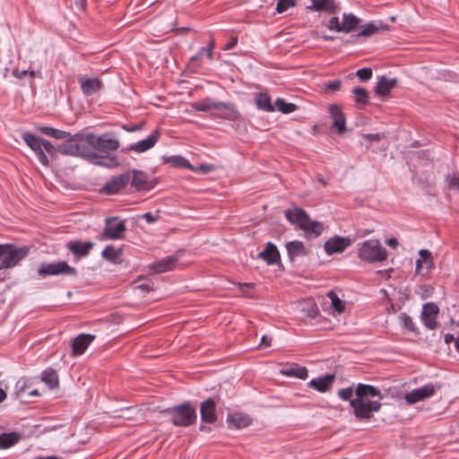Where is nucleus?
<instances>
[{
    "instance_id": "16",
    "label": "nucleus",
    "mask_w": 459,
    "mask_h": 459,
    "mask_svg": "<svg viewBox=\"0 0 459 459\" xmlns=\"http://www.w3.org/2000/svg\"><path fill=\"white\" fill-rule=\"evenodd\" d=\"M95 340V335L91 333H81L72 342V355L76 357L83 354L89 345Z\"/></svg>"
},
{
    "instance_id": "50",
    "label": "nucleus",
    "mask_w": 459,
    "mask_h": 459,
    "mask_svg": "<svg viewBox=\"0 0 459 459\" xmlns=\"http://www.w3.org/2000/svg\"><path fill=\"white\" fill-rule=\"evenodd\" d=\"M175 164L182 168H186L190 170H195V167L192 166L187 160L179 156L175 158Z\"/></svg>"
},
{
    "instance_id": "27",
    "label": "nucleus",
    "mask_w": 459,
    "mask_h": 459,
    "mask_svg": "<svg viewBox=\"0 0 459 459\" xmlns=\"http://www.w3.org/2000/svg\"><path fill=\"white\" fill-rule=\"evenodd\" d=\"M133 178L131 179V186L138 191L149 190L152 188L148 177L145 172L142 170L134 169L132 171Z\"/></svg>"
},
{
    "instance_id": "40",
    "label": "nucleus",
    "mask_w": 459,
    "mask_h": 459,
    "mask_svg": "<svg viewBox=\"0 0 459 459\" xmlns=\"http://www.w3.org/2000/svg\"><path fill=\"white\" fill-rule=\"evenodd\" d=\"M275 108L283 114H290L296 110L297 107L293 103H288L283 99L278 98L275 100Z\"/></svg>"
},
{
    "instance_id": "39",
    "label": "nucleus",
    "mask_w": 459,
    "mask_h": 459,
    "mask_svg": "<svg viewBox=\"0 0 459 459\" xmlns=\"http://www.w3.org/2000/svg\"><path fill=\"white\" fill-rule=\"evenodd\" d=\"M218 101H213L212 99H205L192 104L195 110L208 111L216 109Z\"/></svg>"
},
{
    "instance_id": "20",
    "label": "nucleus",
    "mask_w": 459,
    "mask_h": 459,
    "mask_svg": "<svg viewBox=\"0 0 459 459\" xmlns=\"http://www.w3.org/2000/svg\"><path fill=\"white\" fill-rule=\"evenodd\" d=\"M227 423L230 429H243L252 424V419L246 413L232 412L227 416Z\"/></svg>"
},
{
    "instance_id": "41",
    "label": "nucleus",
    "mask_w": 459,
    "mask_h": 459,
    "mask_svg": "<svg viewBox=\"0 0 459 459\" xmlns=\"http://www.w3.org/2000/svg\"><path fill=\"white\" fill-rule=\"evenodd\" d=\"M399 320L403 329L411 333L417 332V328L412 321V318L407 314L402 313L399 316Z\"/></svg>"
},
{
    "instance_id": "12",
    "label": "nucleus",
    "mask_w": 459,
    "mask_h": 459,
    "mask_svg": "<svg viewBox=\"0 0 459 459\" xmlns=\"http://www.w3.org/2000/svg\"><path fill=\"white\" fill-rule=\"evenodd\" d=\"M329 129L332 133L342 134L344 132V113L342 106L332 104L329 107Z\"/></svg>"
},
{
    "instance_id": "3",
    "label": "nucleus",
    "mask_w": 459,
    "mask_h": 459,
    "mask_svg": "<svg viewBox=\"0 0 459 459\" xmlns=\"http://www.w3.org/2000/svg\"><path fill=\"white\" fill-rule=\"evenodd\" d=\"M286 219L291 223L303 230L307 236L318 237L322 234L323 224L311 221L307 213L299 207H293L284 212Z\"/></svg>"
},
{
    "instance_id": "51",
    "label": "nucleus",
    "mask_w": 459,
    "mask_h": 459,
    "mask_svg": "<svg viewBox=\"0 0 459 459\" xmlns=\"http://www.w3.org/2000/svg\"><path fill=\"white\" fill-rule=\"evenodd\" d=\"M43 152L46 151L48 154L54 155L56 152H58L57 148H56L50 142L44 139L42 144Z\"/></svg>"
},
{
    "instance_id": "35",
    "label": "nucleus",
    "mask_w": 459,
    "mask_h": 459,
    "mask_svg": "<svg viewBox=\"0 0 459 459\" xmlns=\"http://www.w3.org/2000/svg\"><path fill=\"white\" fill-rule=\"evenodd\" d=\"M42 381H44L51 389L58 386V376L55 369L49 368L42 373Z\"/></svg>"
},
{
    "instance_id": "1",
    "label": "nucleus",
    "mask_w": 459,
    "mask_h": 459,
    "mask_svg": "<svg viewBox=\"0 0 459 459\" xmlns=\"http://www.w3.org/2000/svg\"><path fill=\"white\" fill-rule=\"evenodd\" d=\"M85 140L88 152H91L88 156L89 160L107 168L119 166L117 156L110 155L111 152L117 151L120 147L119 141L115 137L114 133L107 132L101 135L89 133L85 134Z\"/></svg>"
},
{
    "instance_id": "25",
    "label": "nucleus",
    "mask_w": 459,
    "mask_h": 459,
    "mask_svg": "<svg viewBox=\"0 0 459 459\" xmlns=\"http://www.w3.org/2000/svg\"><path fill=\"white\" fill-rule=\"evenodd\" d=\"M178 258L175 255L167 256L150 265V269L155 273H162L174 269Z\"/></svg>"
},
{
    "instance_id": "44",
    "label": "nucleus",
    "mask_w": 459,
    "mask_h": 459,
    "mask_svg": "<svg viewBox=\"0 0 459 459\" xmlns=\"http://www.w3.org/2000/svg\"><path fill=\"white\" fill-rule=\"evenodd\" d=\"M325 27L330 30L339 32L344 30V21L341 22L339 18L333 17L327 22H325Z\"/></svg>"
},
{
    "instance_id": "17",
    "label": "nucleus",
    "mask_w": 459,
    "mask_h": 459,
    "mask_svg": "<svg viewBox=\"0 0 459 459\" xmlns=\"http://www.w3.org/2000/svg\"><path fill=\"white\" fill-rule=\"evenodd\" d=\"M419 255L420 258L416 261L415 271L418 274L423 275L434 268V260L431 252L428 249H420Z\"/></svg>"
},
{
    "instance_id": "48",
    "label": "nucleus",
    "mask_w": 459,
    "mask_h": 459,
    "mask_svg": "<svg viewBox=\"0 0 459 459\" xmlns=\"http://www.w3.org/2000/svg\"><path fill=\"white\" fill-rule=\"evenodd\" d=\"M355 74L359 78L360 81L366 82L372 77V70L368 67L361 68L359 69Z\"/></svg>"
},
{
    "instance_id": "6",
    "label": "nucleus",
    "mask_w": 459,
    "mask_h": 459,
    "mask_svg": "<svg viewBox=\"0 0 459 459\" xmlns=\"http://www.w3.org/2000/svg\"><path fill=\"white\" fill-rule=\"evenodd\" d=\"M163 412L170 415L173 425L177 427H188L196 420L195 408L187 403L168 408Z\"/></svg>"
},
{
    "instance_id": "14",
    "label": "nucleus",
    "mask_w": 459,
    "mask_h": 459,
    "mask_svg": "<svg viewBox=\"0 0 459 459\" xmlns=\"http://www.w3.org/2000/svg\"><path fill=\"white\" fill-rule=\"evenodd\" d=\"M82 92L85 96H91L98 93L103 86L102 81L98 77L88 78L82 75L78 77Z\"/></svg>"
},
{
    "instance_id": "63",
    "label": "nucleus",
    "mask_w": 459,
    "mask_h": 459,
    "mask_svg": "<svg viewBox=\"0 0 459 459\" xmlns=\"http://www.w3.org/2000/svg\"><path fill=\"white\" fill-rule=\"evenodd\" d=\"M338 395L340 396V398H341L342 400H344V395H345L344 388H341V389L338 391Z\"/></svg>"
},
{
    "instance_id": "11",
    "label": "nucleus",
    "mask_w": 459,
    "mask_h": 459,
    "mask_svg": "<svg viewBox=\"0 0 459 459\" xmlns=\"http://www.w3.org/2000/svg\"><path fill=\"white\" fill-rule=\"evenodd\" d=\"M22 139L27 143V145L36 153L39 162L43 166H48V159L42 150L44 139L28 132L22 134Z\"/></svg>"
},
{
    "instance_id": "2",
    "label": "nucleus",
    "mask_w": 459,
    "mask_h": 459,
    "mask_svg": "<svg viewBox=\"0 0 459 459\" xmlns=\"http://www.w3.org/2000/svg\"><path fill=\"white\" fill-rule=\"evenodd\" d=\"M382 396L380 391L371 385L359 384L353 387H346V401L358 419H370L374 412L380 410Z\"/></svg>"
},
{
    "instance_id": "57",
    "label": "nucleus",
    "mask_w": 459,
    "mask_h": 459,
    "mask_svg": "<svg viewBox=\"0 0 459 459\" xmlns=\"http://www.w3.org/2000/svg\"><path fill=\"white\" fill-rule=\"evenodd\" d=\"M237 43H238V38L232 37L231 39L230 40V42L225 46L224 49L225 50L232 49L233 48H235Z\"/></svg>"
},
{
    "instance_id": "31",
    "label": "nucleus",
    "mask_w": 459,
    "mask_h": 459,
    "mask_svg": "<svg viewBox=\"0 0 459 459\" xmlns=\"http://www.w3.org/2000/svg\"><path fill=\"white\" fill-rule=\"evenodd\" d=\"M255 102L258 109L273 112L275 108L271 102V97L266 92H257L255 95Z\"/></svg>"
},
{
    "instance_id": "37",
    "label": "nucleus",
    "mask_w": 459,
    "mask_h": 459,
    "mask_svg": "<svg viewBox=\"0 0 459 459\" xmlns=\"http://www.w3.org/2000/svg\"><path fill=\"white\" fill-rule=\"evenodd\" d=\"M20 439L19 434L15 432L3 433L0 435V448L5 449L15 445Z\"/></svg>"
},
{
    "instance_id": "60",
    "label": "nucleus",
    "mask_w": 459,
    "mask_h": 459,
    "mask_svg": "<svg viewBox=\"0 0 459 459\" xmlns=\"http://www.w3.org/2000/svg\"><path fill=\"white\" fill-rule=\"evenodd\" d=\"M14 74L16 77L22 79L29 74V70H22L21 72H15Z\"/></svg>"
},
{
    "instance_id": "15",
    "label": "nucleus",
    "mask_w": 459,
    "mask_h": 459,
    "mask_svg": "<svg viewBox=\"0 0 459 459\" xmlns=\"http://www.w3.org/2000/svg\"><path fill=\"white\" fill-rule=\"evenodd\" d=\"M439 312L438 307L434 303L423 305L421 312V321L429 329H435L437 326V316Z\"/></svg>"
},
{
    "instance_id": "33",
    "label": "nucleus",
    "mask_w": 459,
    "mask_h": 459,
    "mask_svg": "<svg viewBox=\"0 0 459 459\" xmlns=\"http://www.w3.org/2000/svg\"><path fill=\"white\" fill-rule=\"evenodd\" d=\"M214 47H215V40L213 38H211L208 47L201 48L199 49V51L196 53V55L194 56L193 57H191L190 62L192 64H194L195 62H196L197 60H199L200 58H202L204 56L207 57L208 60H210V61L212 60Z\"/></svg>"
},
{
    "instance_id": "49",
    "label": "nucleus",
    "mask_w": 459,
    "mask_h": 459,
    "mask_svg": "<svg viewBox=\"0 0 459 459\" xmlns=\"http://www.w3.org/2000/svg\"><path fill=\"white\" fill-rule=\"evenodd\" d=\"M102 256L113 260L117 257V254L114 247L107 246L101 253Z\"/></svg>"
},
{
    "instance_id": "26",
    "label": "nucleus",
    "mask_w": 459,
    "mask_h": 459,
    "mask_svg": "<svg viewBox=\"0 0 459 459\" xmlns=\"http://www.w3.org/2000/svg\"><path fill=\"white\" fill-rule=\"evenodd\" d=\"M316 12H325L327 13H335L338 6L334 0H311V5L307 7Z\"/></svg>"
},
{
    "instance_id": "22",
    "label": "nucleus",
    "mask_w": 459,
    "mask_h": 459,
    "mask_svg": "<svg viewBox=\"0 0 459 459\" xmlns=\"http://www.w3.org/2000/svg\"><path fill=\"white\" fill-rule=\"evenodd\" d=\"M215 110L220 111L218 116L223 119L236 121L240 117V114L237 107L232 103L218 101Z\"/></svg>"
},
{
    "instance_id": "55",
    "label": "nucleus",
    "mask_w": 459,
    "mask_h": 459,
    "mask_svg": "<svg viewBox=\"0 0 459 459\" xmlns=\"http://www.w3.org/2000/svg\"><path fill=\"white\" fill-rule=\"evenodd\" d=\"M143 218L145 219V221L148 222V223H152V222H155L158 219V216L152 214V212H145L143 215Z\"/></svg>"
},
{
    "instance_id": "30",
    "label": "nucleus",
    "mask_w": 459,
    "mask_h": 459,
    "mask_svg": "<svg viewBox=\"0 0 459 459\" xmlns=\"http://www.w3.org/2000/svg\"><path fill=\"white\" fill-rule=\"evenodd\" d=\"M281 374L286 377H295L299 379H306L308 376V371L305 367L298 364H292L281 369Z\"/></svg>"
},
{
    "instance_id": "23",
    "label": "nucleus",
    "mask_w": 459,
    "mask_h": 459,
    "mask_svg": "<svg viewBox=\"0 0 459 459\" xmlns=\"http://www.w3.org/2000/svg\"><path fill=\"white\" fill-rule=\"evenodd\" d=\"M160 137V134L158 131H155L153 134H150L146 139L141 140L137 143H132L128 150L134 151L137 153L144 152L150 149H152L156 143L158 142Z\"/></svg>"
},
{
    "instance_id": "32",
    "label": "nucleus",
    "mask_w": 459,
    "mask_h": 459,
    "mask_svg": "<svg viewBox=\"0 0 459 459\" xmlns=\"http://www.w3.org/2000/svg\"><path fill=\"white\" fill-rule=\"evenodd\" d=\"M344 249V238H333L325 244V250L328 255L342 252Z\"/></svg>"
},
{
    "instance_id": "53",
    "label": "nucleus",
    "mask_w": 459,
    "mask_h": 459,
    "mask_svg": "<svg viewBox=\"0 0 459 459\" xmlns=\"http://www.w3.org/2000/svg\"><path fill=\"white\" fill-rule=\"evenodd\" d=\"M141 125H122V128L126 132H135L142 129Z\"/></svg>"
},
{
    "instance_id": "61",
    "label": "nucleus",
    "mask_w": 459,
    "mask_h": 459,
    "mask_svg": "<svg viewBox=\"0 0 459 459\" xmlns=\"http://www.w3.org/2000/svg\"><path fill=\"white\" fill-rule=\"evenodd\" d=\"M308 316L315 318L318 315V309L316 307H312L308 311Z\"/></svg>"
},
{
    "instance_id": "7",
    "label": "nucleus",
    "mask_w": 459,
    "mask_h": 459,
    "mask_svg": "<svg viewBox=\"0 0 459 459\" xmlns=\"http://www.w3.org/2000/svg\"><path fill=\"white\" fill-rule=\"evenodd\" d=\"M359 256L369 263L382 262L386 259L387 252L379 240L368 239L359 245Z\"/></svg>"
},
{
    "instance_id": "4",
    "label": "nucleus",
    "mask_w": 459,
    "mask_h": 459,
    "mask_svg": "<svg viewBox=\"0 0 459 459\" xmlns=\"http://www.w3.org/2000/svg\"><path fill=\"white\" fill-rule=\"evenodd\" d=\"M30 253L28 246L0 244V271L17 266Z\"/></svg>"
},
{
    "instance_id": "56",
    "label": "nucleus",
    "mask_w": 459,
    "mask_h": 459,
    "mask_svg": "<svg viewBox=\"0 0 459 459\" xmlns=\"http://www.w3.org/2000/svg\"><path fill=\"white\" fill-rule=\"evenodd\" d=\"M137 288L145 291H150L153 290L152 284L151 281H145L143 283H140L137 285Z\"/></svg>"
},
{
    "instance_id": "54",
    "label": "nucleus",
    "mask_w": 459,
    "mask_h": 459,
    "mask_svg": "<svg viewBox=\"0 0 459 459\" xmlns=\"http://www.w3.org/2000/svg\"><path fill=\"white\" fill-rule=\"evenodd\" d=\"M446 181L449 185L457 186L459 188V177H455L454 175H447Z\"/></svg>"
},
{
    "instance_id": "18",
    "label": "nucleus",
    "mask_w": 459,
    "mask_h": 459,
    "mask_svg": "<svg viewBox=\"0 0 459 459\" xmlns=\"http://www.w3.org/2000/svg\"><path fill=\"white\" fill-rule=\"evenodd\" d=\"M364 141L367 143L366 147L371 149L373 152L385 151L388 146V142L384 134H368L363 136Z\"/></svg>"
},
{
    "instance_id": "8",
    "label": "nucleus",
    "mask_w": 459,
    "mask_h": 459,
    "mask_svg": "<svg viewBox=\"0 0 459 459\" xmlns=\"http://www.w3.org/2000/svg\"><path fill=\"white\" fill-rule=\"evenodd\" d=\"M74 267L70 266L65 261L41 264L38 269L39 276L45 278L52 275H76Z\"/></svg>"
},
{
    "instance_id": "13",
    "label": "nucleus",
    "mask_w": 459,
    "mask_h": 459,
    "mask_svg": "<svg viewBox=\"0 0 459 459\" xmlns=\"http://www.w3.org/2000/svg\"><path fill=\"white\" fill-rule=\"evenodd\" d=\"M435 391L436 390L434 385L432 384H428L406 393L404 395V400L409 404H414L433 396Z\"/></svg>"
},
{
    "instance_id": "28",
    "label": "nucleus",
    "mask_w": 459,
    "mask_h": 459,
    "mask_svg": "<svg viewBox=\"0 0 459 459\" xmlns=\"http://www.w3.org/2000/svg\"><path fill=\"white\" fill-rule=\"evenodd\" d=\"M258 256L263 258L268 264H275L280 261L279 251L273 243L268 242L264 249L259 253Z\"/></svg>"
},
{
    "instance_id": "5",
    "label": "nucleus",
    "mask_w": 459,
    "mask_h": 459,
    "mask_svg": "<svg viewBox=\"0 0 459 459\" xmlns=\"http://www.w3.org/2000/svg\"><path fill=\"white\" fill-rule=\"evenodd\" d=\"M86 134H75L65 138V141L57 146L58 152L71 156H80L88 159L91 152H88L85 140Z\"/></svg>"
},
{
    "instance_id": "38",
    "label": "nucleus",
    "mask_w": 459,
    "mask_h": 459,
    "mask_svg": "<svg viewBox=\"0 0 459 459\" xmlns=\"http://www.w3.org/2000/svg\"><path fill=\"white\" fill-rule=\"evenodd\" d=\"M39 130L42 134H44L48 136H51L53 138L58 139V140L65 139L70 135V134L68 132L56 129V128L50 127V126H40V127H39Z\"/></svg>"
},
{
    "instance_id": "29",
    "label": "nucleus",
    "mask_w": 459,
    "mask_h": 459,
    "mask_svg": "<svg viewBox=\"0 0 459 459\" xmlns=\"http://www.w3.org/2000/svg\"><path fill=\"white\" fill-rule=\"evenodd\" d=\"M334 379L333 375H326L322 377L312 379L308 385L310 387L317 390L318 392L324 393L327 391L333 385Z\"/></svg>"
},
{
    "instance_id": "21",
    "label": "nucleus",
    "mask_w": 459,
    "mask_h": 459,
    "mask_svg": "<svg viewBox=\"0 0 459 459\" xmlns=\"http://www.w3.org/2000/svg\"><path fill=\"white\" fill-rule=\"evenodd\" d=\"M94 244L91 241L72 240L66 245L69 251H71L76 257H85L90 254Z\"/></svg>"
},
{
    "instance_id": "45",
    "label": "nucleus",
    "mask_w": 459,
    "mask_h": 459,
    "mask_svg": "<svg viewBox=\"0 0 459 459\" xmlns=\"http://www.w3.org/2000/svg\"><path fill=\"white\" fill-rule=\"evenodd\" d=\"M342 82L341 80H335L325 82L324 84L323 91L325 93H333L341 90Z\"/></svg>"
},
{
    "instance_id": "43",
    "label": "nucleus",
    "mask_w": 459,
    "mask_h": 459,
    "mask_svg": "<svg viewBox=\"0 0 459 459\" xmlns=\"http://www.w3.org/2000/svg\"><path fill=\"white\" fill-rule=\"evenodd\" d=\"M379 28L377 24L370 22L361 27V30L359 31L358 36L361 37H370L374 35Z\"/></svg>"
},
{
    "instance_id": "36",
    "label": "nucleus",
    "mask_w": 459,
    "mask_h": 459,
    "mask_svg": "<svg viewBox=\"0 0 459 459\" xmlns=\"http://www.w3.org/2000/svg\"><path fill=\"white\" fill-rule=\"evenodd\" d=\"M354 97H355V102L357 105V108H363L366 107V105L368 102V92L366 89L361 87H357L352 91Z\"/></svg>"
},
{
    "instance_id": "52",
    "label": "nucleus",
    "mask_w": 459,
    "mask_h": 459,
    "mask_svg": "<svg viewBox=\"0 0 459 459\" xmlns=\"http://www.w3.org/2000/svg\"><path fill=\"white\" fill-rule=\"evenodd\" d=\"M214 167L211 164H201L199 167L195 168L194 171H201L203 173H208L213 170Z\"/></svg>"
},
{
    "instance_id": "10",
    "label": "nucleus",
    "mask_w": 459,
    "mask_h": 459,
    "mask_svg": "<svg viewBox=\"0 0 459 459\" xmlns=\"http://www.w3.org/2000/svg\"><path fill=\"white\" fill-rule=\"evenodd\" d=\"M130 179L129 172L113 177L102 186L100 192L105 195H116L128 185Z\"/></svg>"
},
{
    "instance_id": "46",
    "label": "nucleus",
    "mask_w": 459,
    "mask_h": 459,
    "mask_svg": "<svg viewBox=\"0 0 459 459\" xmlns=\"http://www.w3.org/2000/svg\"><path fill=\"white\" fill-rule=\"evenodd\" d=\"M360 20L353 14H346V33L355 30Z\"/></svg>"
},
{
    "instance_id": "34",
    "label": "nucleus",
    "mask_w": 459,
    "mask_h": 459,
    "mask_svg": "<svg viewBox=\"0 0 459 459\" xmlns=\"http://www.w3.org/2000/svg\"><path fill=\"white\" fill-rule=\"evenodd\" d=\"M286 249L290 257L299 256L306 255V248L304 244L299 240H293L286 244Z\"/></svg>"
},
{
    "instance_id": "9",
    "label": "nucleus",
    "mask_w": 459,
    "mask_h": 459,
    "mask_svg": "<svg viewBox=\"0 0 459 459\" xmlns=\"http://www.w3.org/2000/svg\"><path fill=\"white\" fill-rule=\"evenodd\" d=\"M106 225L100 239H120L123 238L126 230L124 221L118 220L117 217L106 219Z\"/></svg>"
},
{
    "instance_id": "24",
    "label": "nucleus",
    "mask_w": 459,
    "mask_h": 459,
    "mask_svg": "<svg viewBox=\"0 0 459 459\" xmlns=\"http://www.w3.org/2000/svg\"><path fill=\"white\" fill-rule=\"evenodd\" d=\"M397 80L395 78H387L383 75L378 77L377 82L375 86L376 95L385 97L395 87Z\"/></svg>"
},
{
    "instance_id": "47",
    "label": "nucleus",
    "mask_w": 459,
    "mask_h": 459,
    "mask_svg": "<svg viewBox=\"0 0 459 459\" xmlns=\"http://www.w3.org/2000/svg\"><path fill=\"white\" fill-rule=\"evenodd\" d=\"M276 11L279 13L286 12L290 7L295 5V0H277Z\"/></svg>"
},
{
    "instance_id": "64",
    "label": "nucleus",
    "mask_w": 459,
    "mask_h": 459,
    "mask_svg": "<svg viewBox=\"0 0 459 459\" xmlns=\"http://www.w3.org/2000/svg\"><path fill=\"white\" fill-rule=\"evenodd\" d=\"M35 459H59V458L57 456H56V455H50V456H47V457L39 456V457H37Z\"/></svg>"
},
{
    "instance_id": "62",
    "label": "nucleus",
    "mask_w": 459,
    "mask_h": 459,
    "mask_svg": "<svg viewBox=\"0 0 459 459\" xmlns=\"http://www.w3.org/2000/svg\"><path fill=\"white\" fill-rule=\"evenodd\" d=\"M6 398L5 392L0 388V403H2Z\"/></svg>"
},
{
    "instance_id": "58",
    "label": "nucleus",
    "mask_w": 459,
    "mask_h": 459,
    "mask_svg": "<svg viewBox=\"0 0 459 459\" xmlns=\"http://www.w3.org/2000/svg\"><path fill=\"white\" fill-rule=\"evenodd\" d=\"M271 342H272V339L270 337H268L267 335H264L261 338L260 346L269 347V346H271Z\"/></svg>"
},
{
    "instance_id": "19",
    "label": "nucleus",
    "mask_w": 459,
    "mask_h": 459,
    "mask_svg": "<svg viewBox=\"0 0 459 459\" xmlns=\"http://www.w3.org/2000/svg\"><path fill=\"white\" fill-rule=\"evenodd\" d=\"M201 419L206 423H214L217 420L216 401L213 398H208L200 405Z\"/></svg>"
},
{
    "instance_id": "59",
    "label": "nucleus",
    "mask_w": 459,
    "mask_h": 459,
    "mask_svg": "<svg viewBox=\"0 0 459 459\" xmlns=\"http://www.w3.org/2000/svg\"><path fill=\"white\" fill-rule=\"evenodd\" d=\"M386 244L392 248H396L399 245L398 240L395 238L387 239Z\"/></svg>"
},
{
    "instance_id": "42",
    "label": "nucleus",
    "mask_w": 459,
    "mask_h": 459,
    "mask_svg": "<svg viewBox=\"0 0 459 459\" xmlns=\"http://www.w3.org/2000/svg\"><path fill=\"white\" fill-rule=\"evenodd\" d=\"M327 297L331 299L333 308L338 313L341 314L344 310V307L342 305V301L338 298L333 290H330L327 293Z\"/></svg>"
}]
</instances>
